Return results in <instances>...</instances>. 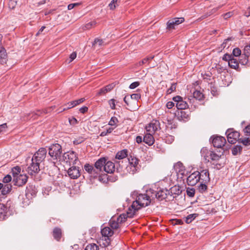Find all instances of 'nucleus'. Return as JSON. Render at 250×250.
<instances>
[{
    "mask_svg": "<svg viewBox=\"0 0 250 250\" xmlns=\"http://www.w3.org/2000/svg\"><path fill=\"white\" fill-rule=\"evenodd\" d=\"M233 58V56H232V55L225 54L223 57V60L226 62H228L229 63Z\"/></svg>",
    "mask_w": 250,
    "mask_h": 250,
    "instance_id": "48",
    "label": "nucleus"
},
{
    "mask_svg": "<svg viewBox=\"0 0 250 250\" xmlns=\"http://www.w3.org/2000/svg\"><path fill=\"white\" fill-rule=\"evenodd\" d=\"M239 142L242 143L244 145L248 146L250 145V135L249 137H245L244 138H240Z\"/></svg>",
    "mask_w": 250,
    "mask_h": 250,
    "instance_id": "41",
    "label": "nucleus"
},
{
    "mask_svg": "<svg viewBox=\"0 0 250 250\" xmlns=\"http://www.w3.org/2000/svg\"><path fill=\"white\" fill-rule=\"evenodd\" d=\"M7 126L6 123L0 125V133L5 131Z\"/></svg>",
    "mask_w": 250,
    "mask_h": 250,
    "instance_id": "61",
    "label": "nucleus"
},
{
    "mask_svg": "<svg viewBox=\"0 0 250 250\" xmlns=\"http://www.w3.org/2000/svg\"><path fill=\"white\" fill-rule=\"evenodd\" d=\"M228 64L229 66L232 69L236 70L239 69V62L237 59H234V57L230 61Z\"/></svg>",
    "mask_w": 250,
    "mask_h": 250,
    "instance_id": "33",
    "label": "nucleus"
},
{
    "mask_svg": "<svg viewBox=\"0 0 250 250\" xmlns=\"http://www.w3.org/2000/svg\"><path fill=\"white\" fill-rule=\"evenodd\" d=\"M130 98L131 99L138 100L141 98V95L138 93L133 94L130 95Z\"/></svg>",
    "mask_w": 250,
    "mask_h": 250,
    "instance_id": "56",
    "label": "nucleus"
},
{
    "mask_svg": "<svg viewBox=\"0 0 250 250\" xmlns=\"http://www.w3.org/2000/svg\"><path fill=\"white\" fill-rule=\"evenodd\" d=\"M76 56L77 53L76 52H73L72 53H71V55H70V61L69 62H70L72 61H73L76 58Z\"/></svg>",
    "mask_w": 250,
    "mask_h": 250,
    "instance_id": "62",
    "label": "nucleus"
},
{
    "mask_svg": "<svg viewBox=\"0 0 250 250\" xmlns=\"http://www.w3.org/2000/svg\"><path fill=\"white\" fill-rule=\"evenodd\" d=\"M249 57L246 56V55H244L243 53L241 56H240V59L239 61V62L242 65H246L247 64L248 62V58Z\"/></svg>",
    "mask_w": 250,
    "mask_h": 250,
    "instance_id": "40",
    "label": "nucleus"
},
{
    "mask_svg": "<svg viewBox=\"0 0 250 250\" xmlns=\"http://www.w3.org/2000/svg\"><path fill=\"white\" fill-rule=\"evenodd\" d=\"M206 184L207 183L201 182V184L198 186V190L200 192L204 193L207 191L208 187Z\"/></svg>",
    "mask_w": 250,
    "mask_h": 250,
    "instance_id": "38",
    "label": "nucleus"
},
{
    "mask_svg": "<svg viewBox=\"0 0 250 250\" xmlns=\"http://www.w3.org/2000/svg\"><path fill=\"white\" fill-rule=\"evenodd\" d=\"M109 225L110 228H111L112 229H117L119 227V223L117 220H115L113 218L110 219L109 221Z\"/></svg>",
    "mask_w": 250,
    "mask_h": 250,
    "instance_id": "37",
    "label": "nucleus"
},
{
    "mask_svg": "<svg viewBox=\"0 0 250 250\" xmlns=\"http://www.w3.org/2000/svg\"><path fill=\"white\" fill-rule=\"evenodd\" d=\"M0 62L1 64H4L7 61V53L6 50L2 46L0 47Z\"/></svg>",
    "mask_w": 250,
    "mask_h": 250,
    "instance_id": "30",
    "label": "nucleus"
},
{
    "mask_svg": "<svg viewBox=\"0 0 250 250\" xmlns=\"http://www.w3.org/2000/svg\"><path fill=\"white\" fill-rule=\"evenodd\" d=\"M12 189L11 184H5L4 186L2 184V188L1 189V192L2 195H6L9 193Z\"/></svg>",
    "mask_w": 250,
    "mask_h": 250,
    "instance_id": "34",
    "label": "nucleus"
},
{
    "mask_svg": "<svg viewBox=\"0 0 250 250\" xmlns=\"http://www.w3.org/2000/svg\"><path fill=\"white\" fill-rule=\"evenodd\" d=\"M47 150L45 148H40L36 151L31 159V163L27 167L28 173L31 175H34L40 171V165L45 158Z\"/></svg>",
    "mask_w": 250,
    "mask_h": 250,
    "instance_id": "1",
    "label": "nucleus"
},
{
    "mask_svg": "<svg viewBox=\"0 0 250 250\" xmlns=\"http://www.w3.org/2000/svg\"><path fill=\"white\" fill-rule=\"evenodd\" d=\"M16 3L17 2L15 0H10L8 5L10 8H14Z\"/></svg>",
    "mask_w": 250,
    "mask_h": 250,
    "instance_id": "60",
    "label": "nucleus"
},
{
    "mask_svg": "<svg viewBox=\"0 0 250 250\" xmlns=\"http://www.w3.org/2000/svg\"><path fill=\"white\" fill-rule=\"evenodd\" d=\"M118 123V120L116 117H112L109 122L108 125L111 126H117V124Z\"/></svg>",
    "mask_w": 250,
    "mask_h": 250,
    "instance_id": "44",
    "label": "nucleus"
},
{
    "mask_svg": "<svg viewBox=\"0 0 250 250\" xmlns=\"http://www.w3.org/2000/svg\"><path fill=\"white\" fill-rule=\"evenodd\" d=\"M197 215L196 214H191L188 215L186 218V222L187 224H189L196 218Z\"/></svg>",
    "mask_w": 250,
    "mask_h": 250,
    "instance_id": "43",
    "label": "nucleus"
},
{
    "mask_svg": "<svg viewBox=\"0 0 250 250\" xmlns=\"http://www.w3.org/2000/svg\"><path fill=\"white\" fill-rule=\"evenodd\" d=\"M187 193L189 197H193L195 194V190L193 188H188Z\"/></svg>",
    "mask_w": 250,
    "mask_h": 250,
    "instance_id": "52",
    "label": "nucleus"
},
{
    "mask_svg": "<svg viewBox=\"0 0 250 250\" xmlns=\"http://www.w3.org/2000/svg\"><path fill=\"white\" fill-rule=\"evenodd\" d=\"M176 88V83H173L171 84V86L167 90V93L170 94L171 92L174 91Z\"/></svg>",
    "mask_w": 250,
    "mask_h": 250,
    "instance_id": "50",
    "label": "nucleus"
},
{
    "mask_svg": "<svg viewBox=\"0 0 250 250\" xmlns=\"http://www.w3.org/2000/svg\"><path fill=\"white\" fill-rule=\"evenodd\" d=\"M242 150V147L240 145H236L232 148V154L233 155H237L240 154Z\"/></svg>",
    "mask_w": 250,
    "mask_h": 250,
    "instance_id": "36",
    "label": "nucleus"
},
{
    "mask_svg": "<svg viewBox=\"0 0 250 250\" xmlns=\"http://www.w3.org/2000/svg\"><path fill=\"white\" fill-rule=\"evenodd\" d=\"M175 114L177 119L179 121L186 122L189 118V113L183 110H178Z\"/></svg>",
    "mask_w": 250,
    "mask_h": 250,
    "instance_id": "18",
    "label": "nucleus"
},
{
    "mask_svg": "<svg viewBox=\"0 0 250 250\" xmlns=\"http://www.w3.org/2000/svg\"><path fill=\"white\" fill-rule=\"evenodd\" d=\"M208 157H209L213 162L212 165H214L216 168L219 169L223 167V164L218 162L221 159V156L218 155L213 151H210L209 152V155Z\"/></svg>",
    "mask_w": 250,
    "mask_h": 250,
    "instance_id": "13",
    "label": "nucleus"
},
{
    "mask_svg": "<svg viewBox=\"0 0 250 250\" xmlns=\"http://www.w3.org/2000/svg\"><path fill=\"white\" fill-rule=\"evenodd\" d=\"M154 56H150L144 59L141 62H140V65L146 63L148 61L152 60L154 58Z\"/></svg>",
    "mask_w": 250,
    "mask_h": 250,
    "instance_id": "53",
    "label": "nucleus"
},
{
    "mask_svg": "<svg viewBox=\"0 0 250 250\" xmlns=\"http://www.w3.org/2000/svg\"><path fill=\"white\" fill-rule=\"evenodd\" d=\"M184 21V18H176L169 20L167 22V28L169 30L173 29L175 25H177Z\"/></svg>",
    "mask_w": 250,
    "mask_h": 250,
    "instance_id": "16",
    "label": "nucleus"
},
{
    "mask_svg": "<svg viewBox=\"0 0 250 250\" xmlns=\"http://www.w3.org/2000/svg\"><path fill=\"white\" fill-rule=\"evenodd\" d=\"M109 104L110 106V107L112 109H115V101L114 99H112L108 101Z\"/></svg>",
    "mask_w": 250,
    "mask_h": 250,
    "instance_id": "57",
    "label": "nucleus"
},
{
    "mask_svg": "<svg viewBox=\"0 0 250 250\" xmlns=\"http://www.w3.org/2000/svg\"><path fill=\"white\" fill-rule=\"evenodd\" d=\"M67 173L69 176L73 179H77L80 176L79 168L76 166L70 167L67 171Z\"/></svg>",
    "mask_w": 250,
    "mask_h": 250,
    "instance_id": "17",
    "label": "nucleus"
},
{
    "mask_svg": "<svg viewBox=\"0 0 250 250\" xmlns=\"http://www.w3.org/2000/svg\"><path fill=\"white\" fill-rule=\"evenodd\" d=\"M84 250H99V247L96 244L92 243L87 245Z\"/></svg>",
    "mask_w": 250,
    "mask_h": 250,
    "instance_id": "39",
    "label": "nucleus"
},
{
    "mask_svg": "<svg viewBox=\"0 0 250 250\" xmlns=\"http://www.w3.org/2000/svg\"><path fill=\"white\" fill-rule=\"evenodd\" d=\"M174 167L177 172L182 175H186L185 173L186 171L185 167L181 162H178L175 164Z\"/></svg>",
    "mask_w": 250,
    "mask_h": 250,
    "instance_id": "27",
    "label": "nucleus"
},
{
    "mask_svg": "<svg viewBox=\"0 0 250 250\" xmlns=\"http://www.w3.org/2000/svg\"><path fill=\"white\" fill-rule=\"evenodd\" d=\"M28 177L25 174H20L15 176L13 179L14 184L19 187L22 186L25 184L27 181Z\"/></svg>",
    "mask_w": 250,
    "mask_h": 250,
    "instance_id": "15",
    "label": "nucleus"
},
{
    "mask_svg": "<svg viewBox=\"0 0 250 250\" xmlns=\"http://www.w3.org/2000/svg\"><path fill=\"white\" fill-rule=\"evenodd\" d=\"M51 107H49L48 108H46L42 109V110H39L36 111V112H33L29 114V116L31 117V118H33V120H35L38 117L41 116L42 114H45L50 112L51 110Z\"/></svg>",
    "mask_w": 250,
    "mask_h": 250,
    "instance_id": "22",
    "label": "nucleus"
},
{
    "mask_svg": "<svg viewBox=\"0 0 250 250\" xmlns=\"http://www.w3.org/2000/svg\"><path fill=\"white\" fill-rule=\"evenodd\" d=\"M62 230L59 227L54 228L52 231V235L55 240L57 241H60L62 237Z\"/></svg>",
    "mask_w": 250,
    "mask_h": 250,
    "instance_id": "24",
    "label": "nucleus"
},
{
    "mask_svg": "<svg viewBox=\"0 0 250 250\" xmlns=\"http://www.w3.org/2000/svg\"><path fill=\"white\" fill-rule=\"evenodd\" d=\"M11 180H12L11 176L10 175L8 174V175H6L3 178V182L8 184L7 183L10 182L11 181Z\"/></svg>",
    "mask_w": 250,
    "mask_h": 250,
    "instance_id": "54",
    "label": "nucleus"
},
{
    "mask_svg": "<svg viewBox=\"0 0 250 250\" xmlns=\"http://www.w3.org/2000/svg\"><path fill=\"white\" fill-rule=\"evenodd\" d=\"M84 170L89 174V176L93 178H96L99 177L100 173L95 167H94L93 166L86 164L84 166Z\"/></svg>",
    "mask_w": 250,
    "mask_h": 250,
    "instance_id": "12",
    "label": "nucleus"
},
{
    "mask_svg": "<svg viewBox=\"0 0 250 250\" xmlns=\"http://www.w3.org/2000/svg\"><path fill=\"white\" fill-rule=\"evenodd\" d=\"M171 223L173 225H181L183 223L181 219H173L171 220Z\"/></svg>",
    "mask_w": 250,
    "mask_h": 250,
    "instance_id": "55",
    "label": "nucleus"
},
{
    "mask_svg": "<svg viewBox=\"0 0 250 250\" xmlns=\"http://www.w3.org/2000/svg\"><path fill=\"white\" fill-rule=\"evenodd\" d=\"M21 171V169L20 167H19L17 166V167H13L12 169V172L14 178L15 177V176H16L17 175H19L20 174H20Z\"/></svg>",
    "mask_w": 250,
    "mask_h": 250,
    "instance_id": "42",
    "label": "nucleus"
},
{
    "mask_svg": "<svg viewBox=\"0 0 250 250\" xmlns=\"http://www.w3.org/2000/svg\"><path fill=\"white\" fill-rule=\"evenodd\" d=\"M78 160V158L76 153L73 151H71L64 153L61 161L64 162L71 165V164H76Z\"/></svg>",
    "mask_w": 250,
    "mask_h": 250,
    "instance_id": "6",
    "label": "nucleus"
},
{
    "mask_svg": "<svg viewBox=\"0 0 250 250\" xmlns=\"http://www.w3.org/2000/svg\"><path fill=\"white\" fill-rule=\"evenodd\" d=\"M123 167L121 168H117V171L119 172H121L122 171H123V173L124 174H126L127 173H130L131 174H133L135 173L137 169L134 167L130 166L129 165H127L125 168L124 170H122Z\"/></svg>",
    "mask_w": 250,
    "mask_h": 250,
    "instance_id": "20",
    "label": "nucleus"
},
{
    "mask_svg": "<svg viewBox=\"0 0 250 250\" xmlns=\"http://www.w3.org/2000/svg\"><path fill=\"white\" fill-rule=\"evenodd\" d=\"M151 194L150 188L146 191V193L139 194L137 196L136 200L133 202L130 208L136 213L142 207L147 206L150 204H154L153 200L151 199Z\"/></svg>",
    "mask_w": 250,
    "mask_h": 250,
    "instance_id": "2",
    "label": "nucleus"
},
{
    "mask_svg": "<svg viewBox=\"0 0 250 250\" xmlns=\"http://www.w3.org/2000/svg\"><path fill=\"white\" fill-rule=\"evenodd\" d=\"M172 100L176 103V107L179 110L185 109L188 107L187 102L184 101L183 98L180 96L174 97Z\"/></svg>",
    "mask_w": 250,
    "mask_h": 250,
    "instance_id": "9",
    "label": "nucleus"
},
{
    "mask_svg": "<svg viewBox=\"0 0 250 250\" xmlns=\"http://www.w3.org/2000/svg\"><path fill=\"white\" fill-rule=\"evenodd\" d=\"M166 106L168 109H171L174 106V103L173 102H168L167 103Z\"/></svg>",
    "mask_w": 250,
    "mask_h": 250,
    "instance_id": "64",
    "label": "nucleus"
},
{
    "mask_svg": "<svg viewBox=\"0 0 250 250\" xmlns=\"http://www.w3.org/2000/svg\"><path fill=\"white\" fill-rule=\"evenodd\" d=\"M212 138V143L213 146L215 147L221 148L224 146L226 143V139L222 136H213L210 139V140Z\"/></svg>",
    "mask_w": 250,
    "mask_h": 250,
    "instance_id": "11",
    "label": "nucleus"
},
{
    "mask_svg": "<svg viewBox=\"0 0 250 250\" xmlns=\"http://www.w3.org/2000/svg\"><path fill=\"white\" fill-rule=\"evenodd\" d=\"M106 161V160L105 158H101L95 162L94 165L95 167L97 169L96 170H98L100 173L103 171V169H104V167Z\"/></svg>",
    "mask_w": 250,
    "mask_h": 250,
    "instance_id": "23",
    "label": "nucleus"
},
{
    "mask_svg": "<svg viewBox=\"0 0 250 250\" xmlns=\"http://www.w3.org/2000/svg\"><path fill=\"white\" fill-rule=\"evenodd\" d=\"M103 43L104 42L102 40L97 38L95 39L94 43H93V45H98L99 46H100L103 44Z\"/></svg>",
    "mask_w": 250,
    "mask_h": 250,
    "instance_id": "49",
    "label": "nucleus"
},
{
    "mask_svg": "<svg viewBox=\"0 0 250 250\" xmlns=\"http://www.w3.org/2000/svg\"><path fill=\"white\" fill-rule=\"evenodd\" d=\"M48 154L53 160L61 161L62 157L61 156L62 154V146L58 144H52L49 147Z\"/></svg>",
    "mask_w": 250,
    "mask_h": 250,
    "instance_id": "4",
    "label": "nucleus"
},
{
    "mask_svg": "<svg viewBox=\"0 0 250 250\" xmlns=\"http://www.w3.org/2000/svg\"><path fill=\"white\" fill-rule=\"evenodd\" d=\"M13 209L11 200H8L5 204L0 203V219H4L7 215H10Z\"/></svg>",
    "mask_w": 250,
    "mask_h": 250,
    "instance_id": "5",
    "label": "nucleus"
},
{
    "mask_svg": "<svg viewBox=\"0 0 250 250\" xmlns=\"http://www.w3.org/2000/svg\"><path fill=\"white\" fill-rule=\"evenodd\" d=\"M128 165L134 167L137 169L138 168L139 160L136 157L130 156L128 158Z\"/></svg>",
    "mask_w": 250,
    "mask_h": 250,
    "instance_id": "31",
    "label": "nucleus"
},
{
    "mask_svg": "<svg viewBox=\"0 0 250 250\" xmlns=\"http://www.w3.org/2000/svg\"><path fill=\"white\" fill-rule=\"evenodd\" d=\"M153 133L148 132L146 133L144 137L143 141L148 146L152 145L154 143V139L152 135Z\"/></svg>",
    "mask_w": 250,
    "mask_h": 250,
    "instance_id": "28",
    "label": "nucleus"
},
{
    "mask_svg": "<svg viewBox=\"0 0 250 250\" xmlns=\"http://www.w3.org/2000/svg\"><path fill=\"white\" fill-rule=\"evenodd\" d=\"M115 164L111 161H106L105 165L104 167V171L108 173H112L115 171Z\"/></svg>",
    "mask_w": 250,
    "mask_h": 250,
    "instance_id": "26",
    "label": "nucleus"
},
{
    "mask_svg": "<svg viewBox=\"0 0 250 250\" xmlns=\"http://www.w3.org/2000/svg\"><path fill=\"white\" fill-rule=\"evenodd\" d=\"M127 156V150L123 149L119 151L116 155V158L119 160L123 159Z\"/></svg>",
    "mask_w": 250,
    "mask_h": 250,
    "instance_id": "35",
    "label": "nucleus"
},
{
    "mask_svg": "<svg viewBox=\"0 0 250 250\" xmlns=\"http://www.w3.org/2000/svg\"><path fill=\"white\" fill-rule=\"evenodd\" d=\"M101 233L103 236H104L105 240H109V237L111 236L113 234V230L109 227H105L101 230Z\"/></svg>",
    "mask_w": 250,
    "mask_h": 250,
    "instance_id": "29",
    "label": "nucleus"
},
{
    "mask_svg": "<svg viewBox=\"0 0 250 250\" xmlns=\"http://www.w3.org/2000/svg\"><path fill=\"white\" fill-rule=\"evenodd\" d=\"M84 101H85V98H82L79 99L78 100H75V101H72L70 103H68L67 104L69 105V106L67 107V109H70L72 107H74L77 106V105H79L80 104L83 103Z\"/></svg>",
    "mask_w": 250,
    "mask_h": 250,
    "instance_id": "32",
    "label": "nucleus"
},
{
    "mask_svg": "<svg viewBox=\"0 0 250 250\" xmlns=\"http://www.w3.org/2000/svg\"><path fill=\"white\" fill-rule=\"evenodd\" d=\"M192 96L193 97L191 98H190L189 97L188 98V100L190 103H193L194 99L199 101H201L204 98V94L198 90H195L192 93Z\"/></svg>",
    "mask_w": 250,
    "mask_h": 250,
    "instance_id": "25",
    "label": "nucleus"
},
{
    "mask_svg": "<svg viewBox=\"0 0 250 250\" xmlns=\"http://www.w3.org/2000/svg\"><path fill=\"white\" fill-rule=\"evenodd\" d=\"M199 181L200 172L198 171H194L187 178V184L190 186H195Z\"/></svg>",
    "mask_w": 250,
    "mask_h": 250,
    "instance_id": "8",
    "label": "nucleus"
},
{
    "mask_svg": "<svg viewBox=\"0 0 250 250\" xmlns=\"http://www.w3.org/2000/svg\"><path fill=\"white\" fill-rule=\"evenodd\" d=\"M174 138L172 136L169 135L168 136H166L165 139V142L167 144H171L174 141Z\"/></svg>",
    "mask_w": 250,
    "mask_h": 250,
    "instance_id": "51",
    "label": "nucleus"
},
{
    "mask_svg": "<svg viewBox=\"0 0 250 250\" xmlns=\"http://www.w3.org/2000/svg\"><path fill=\"white\" fill-rule=\"evenodd\" d=\"M135 214V212L134 211H133L132 209L130 207L126 214L123 213L118 217L117 218V221L119 223V224H121L125 222L127 217L133 218Z\"/></svg>",
    "mask_w": 250,
    "mask_h": 250,
    "instance_id": "14",
    "label": "nucleus"
},
{
    "mask_svg": "<svg viewBox=\"0 0 250 250\" xmlns=\"http://www.w3.org/2000/svg\"><path fill=\"white\" fill-rule=\"evenodd\" d=\"M243 55L250 57V44L247 45L245 46L243 50Z\"/></svg>",
    "mask_w": 250,
    "mask_h": 250,
    "instance_id": "45",
    "label": "nucleus"
},
{
    "mask_svg": "<svg viewBox=\"0 0 250 250\" xmlns=\"http://www.w3.org/2000/svg\"><path fill=\"white\" fill-rule=\"evenodd\" d=\"M244 131L246 135H248V134L250 135V124L246 126Z\"/></svg>",
    "mask_w": 250,
    "mask_h": 250,
    "instance_id": "63",
    "label": "nucleus"
},
{
    "mask_svg": "<svg viewBox=\"0 0 250 250\" xmlns=\"http://www.w3.org/2000/svg\"><path fill=\"white\" fill-rule=\"evenodd\" d=\"M114 86L115 85H114L113 83H111L102 87L98 91L96 96H100L105 95L110 92L114 88Z\"/></svg>",
    "mask_w": 250,
    "mask_h": 250,
    "instance_id": "19",
    "label": "nucleus"
},
{
    "mask_svg": "<svg viewBox=\"0 0 250 250\" xmlns=\"http://www.w3.org/2000/svg\"><path fill=\"white\" fill-rule=\"evenodd\" d=\"M232 16V12H229L222 15L225 20H227Z\"/></svg>",
    "mask_w": 250,
    "mask_h": 250,
    "instance_id": "59",
    "label": "nucleus"
},
{
    "mask_svg": "<svg viewBox=\"0 0 250 250\" xmlns=\"http://www.w3.org/2000/svg\"><path fill=\"white\" fill-rule=\"evenodd\" d=\"M176 187L171 188V191L167 189H160L156 191L152 188H150V190H151V193L150 194V197H151V199L153 200V203H154L155 200L161 201L166 199L168 196L171 197L172 191L176 190Z\"/></svg>",
    "mask_w": 250,
    "mask_h": 250,
    "instance_id": "3",
    "label": "nucleus"
},
{
    "mask_svg": "<svg viewBox=\"0 0 250 250\" xmlns=\"http://www.w3.org/2000/svg\"><path fill=\"white\" fill-rule=\"evenodd\" d=\"M148 132L154 133L158 129H160V123L157 120H153L146 127Z\"/></svg>",
    "mask_w": 250,
    "mask_h": 250,
    "instance_id": "10",
    "label": "nucleus"
},
{
    "mask_svg": "<svg viewBox=\"0 0 250 250\" xmlns=\"http://www.w3.org/2000/svg\"><path fill=\"white\" fill-rule=\"evenodd\" d=\"M209 172L208 169H206L200 172V181L208 183L210 181V178L209 177Z\"/></svg>",
    "mask_w": 250,
    "mask_h": 250,
    "instance_id": "21",
    "label": "nucleus"
},
{
    "mask_svg": "<svg viewBox=\"0 0 250 250\" xmlns=\"http://www.w3.org/2000/svg\"><path fill=\"white\" fill-rule=\"evenodd\" d=\"M241 55V51L239 48L237 47L233 49L232 51V56L238 57Z\"/></svg>",
    "mask_w": 250,
    "mask_h": 250,
    "instance_id": "46",
    "label": "nucleus"
},
{
    "mask_svg": "<svg viewBox=\"0 0 250 250\" xmlns=\"http://www.w3.org/2000/svg\"><path fill=\"white\" fill-rule=\"evenodd\" d=\"M96 22L95 21H92L85 25V28L86 29H90L96 25Z\"/></svg>",
    "mask_w": 250,
    "mask_h": 250,
    "instance_id": "47",
    "label": "nucleus"
},
{
    "mask_svg": "<svg viewBox=\"0 0 250 250\" xmlns=\"http://www.w3.org/2000/svg\"><path fill=\"white\" fill-rule=\"evenodd\" d=\"M139 84H140V83L138 82H133L132 83H131L130 85H129V88L134 89L136 87H137V86H138L139 85Z\"/></svg>",
    "mask_w": 250,
    "mask_h": 250,
    "instance_id": "58",
    "label": "nucleus"
},
{
    "mask_svg": "<svg viewBox=\"0 0 250 250\" xmlns=\"http://www.w3.org/2000/svg\"><path fill=\"white\" fill-rule=\"evenodd\" d=\"M226 134L227 135L228 141L230 144H234L237 141H238L239 142L240 141L239 132L235 131L233 128L228 129L226 132Z\"/></svg>",
    "mask_w": 250,
    "mask_h": 250,
    "instance_id": "7",
    "label": "nucleus"
}]
</instances>
